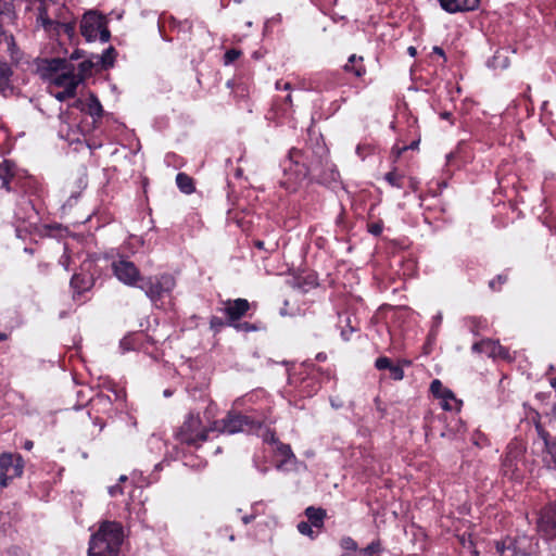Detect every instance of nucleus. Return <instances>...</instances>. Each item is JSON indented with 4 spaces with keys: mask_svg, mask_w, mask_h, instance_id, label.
<instances>
[{
    "mask_svg": "<svg viewBox=\"0 0 556 556\" xmlns=\"http://www.w3.org/2000/svg\"><path fill=\"white\" fill-rule=\"evenodd\" d=\"M8 556H29L21 546L12 545L7 549Z\"/></svg>",
    "mask_w": 556,
    "mask_h": 556,
    "instance_id": "41",
    "label": "nucleus"
},
{
    "mask_svg": "<svg viewBox=\"0 0 556 556\" xmlns=\"http://www.w3.org/2000/svg\"><path fill=\"white\" fill-rule=\"evenodd\" d=\"M91 67H92V63L91 62L84 61V62L79 63L78 72L76 73V75H81L83 79H84L90 73Z\"/></svg>",
    "mask_w": 556,
    "mask_h": 556,
    "instance_id": "40",
    "label": "nucleus"
},
{
    "mask_svg": "<svg viewBox=\"0 0 556 556\" xmlns=\"http://www.w3.org/2000/svg\"><path fill=\"white\" fill-rule=\"evenodd\" d=\"M539 438L543 441L545 453L551 456L554 464L553 470L556 475V438H553L540 424L535 425Z\"/></svg>",
    "mask_w": 556,
    "mask_h": 556,
    "instance_id": "18",
    "label": "nucleus"
},
{
    "mask_svg": "<svg viewBox=\"0 0 556 556\" xmlns=\"http://www.w3.org/2000/svg\"><path fill=\"white\" fill-rule=\"evenodd\" d=\"M14 179L13 164L4 160L0 163V189L5 188L8 192L12 191L11 182Z\"/></svg>",
    "mask_w": 556,
    "mask_h": 556,
    "instance_id": "21",
    "label": "nucleus"
},
{
    "mask_svg": "<svg viewBox=\"0 0 556 556\" xmlns=\"http://www.w3.org/2000/svg\"><path fill=\"white\" fill-rule=\"evenodd\" d=\"M496 552L501 556H515L516 555V543L513 539L508 538L504 541H497L495 543Z\"/></svg>",
    "mask_w": 556,
    "mask_h": 556,
    "instance_id": "26",
    "label": "nucleus"
},
{
    "mask_svg": "<svg viewBox=\"0 0 556 556\" xmlns=\"http://www.w3.org/2000/svg\"><path fill=\"white\" fill-rule=\"evenodd\" d=\"M383 226L381 223H372L368 225V231L371 235L379 236L382 232Z\"/></svg>",
    "mask_w": 556,
    "mask_h": 556,
    "instance_id": "44",
    "label": "nucleus"
},
{
    "mask_svg": "<svg viewBox=\"0 0 556 556\" xmlns=\"http://www.w3.org/2000/svg\"><path fill=\"white\" fill-rule=\"evenodd\" d=\"M22 59V52L17 48L12 35L0 34V90H3L10 84L13 75L12 66L16 65Z\"/></svg>",
    "mask_w": 556,
    "mask_h": 556,
    "instance_id": "4",
    "label": "nucleus"
},
{
    "mask_svg": "<svg viewBox=\"0 0 556 556\" xmlns=\"http://www.w3.org/2000/svg\"><path fill=\"white\" fill-rule=\"evenodd\" d=\"M141 342H142V334L141 333H131V334L125 336L121 340L119 348L125 353V352H128V351H132V350L139 349V346L141 345Z\"/></svg>",
    "mask_w": 556,
    "mask_h": 556,
    "instance_id": "24",
    "label": "nucleus"
},
{
    "mask_svg": "<svg viewBox=\"0 0 556 556\" xmlns=\"http://www.w3.org/2000/svg\"><path fill=\"white\" fill-rule=\"evenodd\" d=\"M164 395H165V396H169V395H170V392H169L168 390H165V391H164Z\"/></svg>",
    "mask_w": 556,
    "mask_h": 556,
    "instance_id": "64",
    "label": "nucleus"
},
{
    "mask_svg": "<svg viewBox=\"0 0 556 556\" xmlns=\"http://www.w3.org/2000/svg\"><path fill=\"white\" fill-rule=\"evenodd\" d=\"M307 522L314 526L315 529L320 531L324 528L325 519L327 518L326 509L321 507L308 506L304 510Z\"/></svg>",
    "mask_w": 556,
    "mask_h": 556,
    "instance_id": "19",
    "label": "nucleus"
},
{
    "mask_svg": "<svg viewBox=\"0 0 556 556\" xmlns=\"http://www.w3.org/2000/svg\"><path fill=\"white\" fill-rule=\"evenodd\" d=\"M433 51H434L435 53H439L440 55H443V54H444L443 50H442L441 48H439V47H434Z\"/></svg>",
    "mask_w": 556,
    "mask_h": 556,
    "instance_id": "56",
    "label": "nucleus"
},
{
    "mask_svg": "<svg viewBox=\"0 0 556 556\" xmlns=\"http://www.w3.org/2000/svg\"><path fill=\"white\" fill-rule=\"evenodd\" d=\"M382 551V545L380 540H375L370 544H368L365 548L362 549V553L366 556H372Z\"/></svg>",
    "mask_w": 556,
    "mask_h": 556,
    "instance_id": "33",
    "label": "nucleus"
},
{
    "mask_svg": "<svg viewBox=\"0 0 556 556\" xmlns=\"http://www.w3.org/2000/svg\"><path fill=\"white\" fill-rule=\"evenodd\" d=\"M24 460L18 454L3 453L0 455V485L5 486L14 478L21 477Z\"/></svg>",
    "mask_w": 556,
    "mask_h": 556,
    "instance_id": "9",
    "label": "nucleus"
},
{
    "mask_svg": "<svg viewBox=\"0 0 556 556\" xmlns=\"http://www.w3.org/2000/svg\"><path fill=\"white\" fill-rule=\"evenodd\" d=\"M115 49L113 47H109L105 49L101 55V63L104 67L113 66L115 60Z\"/></svg>",
    "mask_w": 556,
    "mask_h": 556,
    "instance_id": "31",
    "label": "nucleus"
},
{
    "mask_svg": "<svg viewBox=\"0 0 556 556\" xmlns=\"http://www.w3.org/2000/svg\"><path fill=\"white\" fill-rule=\"evenodd\" d=\"M441 8L447 13L473 11L479 7L480 0H439Z\"/></svg>",
    "mask_w": 556,
    "mask_h": 556,
    "instance_id": "17",
    "label": "nucleus"
},
{
    "mask_svg": "<svg viewBox=\"0 0 556 556\" xmlns=\"http://www.w3.org/2000/svg\"><path fill=\"white\" fill-rule=\"evenodd\" d=\"M68 260L70 257L66 254H63L60 258V263L65 267V269H68Z\"/></svg>",
    "mask_w": 556,
    "mask_h": 556,
    "instance_id": "47",
    "label": "nucleus"
},
{
    "mask_svg": "<svg viewBox=\"0 0 556 556\" xmlns=\"http://www.w3.org/2000/svg\"><path fill=\"white\" fill-rule=\"evenodd\" d=\"M471 350L472 352L485 354L486 356L493 358H509L508 350L502 346L498 342L490 339L476 342Z\"/></svg>",
    "mask_w": 556,
    "mask_h": 556,
    "instance_id": "15",
    "label": "nucleus"
},
{
    "mask_svg": "<svg viewBox=\"0 0 556 556\" xmlns=\"http://www.w3.org/2000/svg\"><path fill=\"white\" fill-rule=\"evenodd\" d=\"M37 7V23L40 24L45 29H49L53 21L49 17L48 7L52 3V0H38Z\"/></svg>",
    "mask_w": 556,
    "mask_h": 556,
    "instance_id": "22",
    "label": "nucleus"
},
{
    "mask_svg": "<svg viewBox=\"0 0 556 556\" xmlns=\"http://www.w3.org/2000/svg\"><path fill=\"white\" fill-rule=\"evenodd\" d=\"M112 269L114 276L126 286L135 287L138 281L141 280L140 271L137 266L124 257L114 261L112 263Z\"/></svg>",
    "mask_w": 556,
    "mask_h": 556,
    "instance_id": "11",
    "label": "nucleus"
},
{
    "mask_svg": "<svg viewBox=\"0 0 556 556\" xmlns=\"http://www.w3.org/2000/svg\"><path fill=\"white\" fill-rule=\"evenodd\" d=\"M41 70L51 75L52 85L63 89L76 90L83 81V76L76 75L74 64L64 59L46 60Z\"/></svg>",
    "mask_w": 556,
    "mask_h": 556,
    "instance_id": "3",
    "label": "nucleus"
},
{
    "mask_svg": "<svg viewBox=\"0 0 556 556\" xmlns=\"http://www.w3.org/2000/svg\"><path fill=\"white\" fill-rule=\"evenodd\" d=\"M230 327H233L237 331L240 332H252L260 329V327L255 324H250L248 321L240 323L239 320L235 321V325H230Z\"/></svg>",
    "mask_w": 556,
    "mask_h": 556,
    "instance_id": "32",
    "label": "nucleus"
},
{
    "mask_svg": "<svg viewBox=\"0 0 556 556\" xmlns=\"http://www.w3.org/2000/svg\"><path fill=\"white\" fill-rule=\"evenodd\" d=\"M311 166L306 164L304 152L292 148L283 165V179L280 185L289 192H294L308 176Z\"/></svg>",
    "mask_w": 556,
    "mask_h": 556,
    "instance_id": "2",
    "label": "nucleus"
},
{
    "mask_svg": "<svg viewBox=\"0 0 556 556\" xmlns=\"http://www.w3.org/2000/svg\"><path fill=\"white\" fill-rule=\"evenodd\" d=\"M241 55V51L237 49H229L224 54V64L229 65L232 62H235L237 59H239Z\"/></svg>",
    "mask_w": 556,
    "mask_h": 556,
    "instance_id": "35",
    "label": "nucleus"
},
{
    "mask_svg": "<svg viewBox=\"0 0 556 556\" xmlns=\"http://www.w3.org/2000/svg\"><path fill=\"white\" fill-rule=\"evenodd\" d=\"M507 280V276L498 275L496 278L492 279L489 283L490 288L494 291L500 290L501 286L505 283Z\"/></svg>",
    "mask_w": 556,
    "mask_h": 556,
    "instance_id": "39",
    "label": "nucleus"
},
{
    "mask_svg": "<svg viewBox=\"0 0 556 556\" xmlns=\"http://www.w3.org/2000/svg\"><path fill=\"white\" fill-rule=\"evenodd\" d=\"M8 339V336L3 332H0V341H4Z\"/></svg>",
    "mask_w": 556,
    "mask_h": 556,
    "instance_id": "60",
    "label": "nucleus"
},
{
    "mask_svg": "<svg viewBox=\"0 0 556 556\" xmlns=\"http://www.w3.org/2000/svg\"><path fill=\"white\" fill-rule=\"evenodd\" d=\"M296 529L301 534L308 536L311 540H315L320 532L317 529L314 530V526L307 521H300Z\"/></svg>",
    "mask_w": 556,
    "mask_h": 556,
    "instance_id": "28",
    "label": "nucleus"
},
{
    "mask_svg": "<svg viewBox=\"0 0 556 556\" xmlns=\"http://www.w3.org/2000/svg\"><path fill=\"white\" fill-rule=\"evenodd\" d=\"M109 491H110V495H111V496H116V495H117V493H121V494L123 493V489H115V488H112V489H109Z\"/></svg>",
    "mask_w": 556,
    "mask_h": 556,
    "instance_id": "52",
    "label": "nucleus"
},
{
    "mask_svg": "<svg viewBox=\"0 0 556 556\" xmlns=\"http://www.w3.org/2000/svg\"><path fill=\"white\" fill-rule=\"evenodd\" d=\"M78 58H80L79 51H75V52L72 54V59H78Z\"/></svg>",
    "mask_w": 556,
    "mask_h": 556,
    "instance_id": "59",
    "label": "nucleus"
},
{
    "mask_svg": "<svg viewBox=\"0 0 556 556\" xmlns=\"http://www.w3.org/2000/svg\"><path fill=\"white\" fill-rule=\"evenodd\" d=\"M254 519H255L254 515H245V516H243L242 521L244 525H248V523L252 522Z\"/></svg>",
    "mask_w": 556,
    "mask_h": 556,
    "instance_id": "51",
    "label": "nucleus"
},
{
    "mask_svg": "<svg viewBox=\"0 0 556 556\" xmlns=\"http://www.w3.org/2000/svg\"><path fill=\"white\" fill-rule=\"evenodd\" d=\"M553 416L556 418V405L553 406Z\"/></svg>",
    "mask_w": 556,
    "mask_h": 556,
    "instance_id": "63",
    "label": "nucleus"
},
{
    "mask_svg": "<svg viewBox=\"0 0 556 556\" xmlns=\"http://www.w3.org/2000/svg\"><path fill=\"white\" fill-rule=\"evenodd\" d=\"M93 277L89 274L80 273L73 275L71 279V287L78 294L90 290L93 286Z\"/></svg>",
    "mask_w": 556,
    "mask_h": 556,
    "instance_id": "20",
    "label": "nucleus"
},
{
    "mask_svg": "<svg viewBox=\"0 0 556 556\" xmlns=\"http://www.w3.org/2000/svg\"><path fill=\"white\" fill-rule=\"evenodd\" d=\"M551 386L556 389V377L551 381Z\"/></svg>",
    "mask_w": 556,
    "mask_h": 556,
    "instance_id": "62",
    "label": "nucleus"
},
{
    "mask_svg": "<svg viewBox=\"0 0 556 556\" xmlns=\"http://www.w3.org/2000/svg\"><path fill=\"white\" fill-rule=\"evenodd\" d=\"M338 178H339V172L336 170V169H331L330 170L329 180L330 181H336V180H338Z\"/></svg>",
    "mask_w": 556,
    "mask_h": 556,
    "instance_id": "48",
    "label": "nucleus"
},
{
    "mask_svg": "<svg viewBox=\"0 0 556 556\" xmlns=\"http://www.w3.org/2000/svg\"><path fill=\"white\" fill-rule=\"evenodd\" d=\"M257 425L258 422L250 416L229 412L223 419L212 422L210 429L218 433L235 434L238 432L252 431Z\"/></svg>",
    "mask_w": 556,
    "mask_h": 556,
    "instance_id": "6",
    "label": "nucleus"
},
{
    "mask_svg": "<svg viewBox=\"0 0 556 556\" xmlns=\"http://www.w3.org/2000/svg\"><path fill=\"white\" fill-rule=\"evenodd\" d=\"M405 150H407V147L400 148V149L396 151V155H397V156H400V155H401V153H402L403 151H405Z\"/></svg>",
    "mask_w": 556,
    "mask_h": 556,
    "instance_id": "58",
    "label": "nucleus"
},
{
    "mask_svg": "<svg viewBox=\"0 0 556 556\" xmlns=\"http://www.w3.org/2000/svg\"><path fill=\"white\" fill-rule=\"evenodd\" d=\"M286 102H287V103H289V104H291V103H292L291 94H288V96L286 97Z\"/></svg>",
    "mask_w": 556,
    "mask_h": 556,
    "instance_id": "61",
    "label": "nucleus"
},
{
    "mask_svg": "<svg viewBox=\"0 0 556 556\" xmlns=\"http://www.w3.org/2000/svg\"><path fill=\"white\" fill-rule=\"evenodd\" d=\"M254 247L257 248L258 250L269 251L268 249L265 248V243L262 240L254 241Z\"/></svg>",
    "mask_w": 556,
    "mask_h": 556,
    "instance_id": "50",
    "label": "nucleus"
},
{
    "mask_svg": "<svg viewBox=\"0 0 556 556\" xmlns=\"http://www.w3.org/2000/svg\"><path fill=\"white\" fill-rule=\"evenodd\" d=\"M440 116H441V118L446 119V121H450V122H451V124H453V121H452V113H451V112H447V111L442 112V113L440 114Z\"/></svg>",
    "mask_w": 556,
    "mask_h": 556,
    "instance_id": "49",
    "label": "nucleus"
},
{
    "mask_svg": "<svg viewBox=\"0 0 556 556\" xmlns=\"http://www.w3.org/2000/svg\"><path fill=\"white\" fill-rule=\"evenodd\" d=\"M263 441L265 443L271 444L275 447L281 442L275 434V432L270 429H266L262 434Z\"/></svg>",
    "mask_w": 556,
    "mask_h": 556,
    "instance_id": "34",
    "label": "nucleus"
},
{
    "mask_svg": "<svg viewBox=\"0 0 556 556\" xmlns=\"http://www.w3.org/2000/svg\"><path fill=\"white\" fill-rule=\"evenodd\" d=\"M408 53L414 56L416 54V48L409 47L408 48Z\"/></svg>",
    "mask_w": 556,
    "mask_h": 556,
    "instance_id": "57",
    "label": "nucleus"
},
{
    "mask_svg": "<svg viewBox=\"0 0 556 556\" xmlns=\"http://www.w3.org/2000/svg\"><path fill=\"white\" fill-rule=\"evenodd\" d=\"M523 455V447L517 442H511L507 446L505 457L503 459L502 470L504 476L510 480L514 479L516 471H518V464Z\"/></svg>",
    "mask_w": 556,
    "mask_h": 556,
    "instance_id": "13",
    "label": "nucleus"
},
{
    "mask_svg": "<svg viewBox=\"0 0 556 556\" xmlns=\"http://www.w3.org/2000/svg\"><path fill=\"white\" fill-rule=\"evenodd\" d=\"M431 393L440 400V405L444 410L458 412L462 401L457 400L454 393L445 388L439 379H434L430 384Z\"/></svg>",
    "mask_w": 556,
    "mask_h": 556,
    "instance_id": "12",
    "label": "nucleus"
},
{
    "mask_svg": "<svg viewBox=\"0 0 556 556\" xmlns=\"http://www.w3.org/2000/svg\"><path fill=\"white\" fill-rule=\"evenodd\" d=\"M250 309V303L245 299L227 300L224 302L223 313L227 316V326L235 325Z\"/></svg>",
    "mask_w": 556,
    "mask_h": 556,
    "instance_id": "14",
    "label": "nucleus"
},
{
    "mask_svg": "<svg viewBox=\"0 0 556 556\" xmlns=\"http://www.w3.org/2000/svg\"><path fill=\"white\" fill-rule=\"evenodd\" d=\"M275 455L279 458L277 468L281 470H293L296 467L298 459L289 444L280 442L274 448Z\"/></svg>",
    "mask_w": 556,
    "mask_h": 556,
    "instance_id": "16",
    "label": "nucleus"
},
{
    "mask_svg": "<svg viewBox=\"0 0 556 556\" xmlns=\"http://www.w3.org/2000/svg\"><path fill=\"white\" fill-rule=\"evenodd\" d=\"M176 286L175 278L169 274H162L149 277L141 286L146 295L153 302L157 303L165 295H169Z\"/></svg>",
    "mask_w": 556,
    "mask_h": 556,
    "instance_id": "7",
    "label": "nucleus"
},
{
    "mask_svg": "<svg viewBox=\"0 0 556 556\" xmlns=\"http://www.w3.org/2000/svg\"><path fill=\"white\" fill-rule=\"evenodd\" d=\"M210 431H212L210 428L202 426V420L199 415L190 413L175 432V438L181 444L198 447L207 440Z\"/></svg>",
    "mask_w": 556,
    "mask_h": 556,
    "instance_id": "5",
    "label": "nucleus"
},
{
    "mask_svg": "<svg viewBox=\"0 0 556 556\" xmlns=\"http://www.w3.org/2000/svg\"><path fill=\"white\" fill-rule=\"evenodd\" d=\"M342 546L345 549L350 551H356L357 549V543L352 538H345L342 540Z\"/></svg>",
    "mask_w": 556,
    "mask_h": 556,
    "instance_id": "43",
    "label": "nucleus"
},
{
    "mask_svg": "<svg viewBox=\"0 0 556 556\" xmlns=\"http://www.w3.org/2000/svg\"><path fill=\"white\" fill-rule=\"evenodd\" d=\"M127 480H128V477H127V476H125V475H122V476L118 478V481H119L121 483H124V482H126Z\"/></svg>",
    "mask_w": 556,
    "mask_h": 556,
    "instance_id": "55",
    "label": "nucleus"
},
{
    "mask_svg": "<svg viewBox=\"0 0 556 556\" xmlns=\"http://www.w3.org/2000/svg\"><path fill=\"white\" fill-rule=\"evenodd\" d=\"M384 179L392 186L396 188L403 187V176L395 170H391L386 174Z\"/></svg>",
    "mask_w": 556,
    "mask_h": 556,
    "instance_id": "30",
    "label": "nucleus"
},
{
    "mask_svg": "<svg viewBox=\"0 0 556 556\" xmlns=\"http://www.w3.org/2000/svg\"><path fill=\"white\" fill-rule=\"evenodd\" d=\"M130 480H131V483H134V484H142L144 482L143 476L140 472H132Z\"/></svg>",
    "mask_w": 556,
    "mask_h": 556,
    "instance_id": "45",
    "label": "nucleus"
},
{
    "mask_svg": "<svg viewBox=\"0 0 556 556\" xmlns=\"http://www.w3.org/2000/svg\"><path fill=\"white\" fill-rule=\"evenodd\" d=\"M536 531L545 541L556 540V501L545 505L536 521Z\"/></svg>",
    "mask_w": 556,
    "mask_h": 556,
    "instance_id": "10",
    "label": "nucleus"
},
{
    "mask_svg": "<svg viewBox=\"0 0 556 556\" xmlns=\"http://www.w3.org/2000/svg\"><path fill=\"white\" fill-rule=\"evenodd\" d=\"M389 370L394 380H402L404 378V370L402 367L392 364Z\"/></svg>",
    "mask_w": 556,
    "mask_h": 556,
    "instance_id": "42",
    "label": "nucleus"
},
{
    "mask_svg": "<svg viewBox=\"0 0 556 556\" xmlns=\"http://www.w3.org/2000/svg\"><path fill=\"white\" fill-rule=\"evenodd\" d=\"M123 541V526L117 521H103L90 536L87 556H118Z\"/></svg>",
    "mask_w": 556,
    "mask_h": 556,
    "instance_id": "1",
    "label": "nucleus"
},
{
    "mask_svg": "<svg viewBox=\"0 0 556 556\" xmlns=\"http://www.w3.org/2000/svg\"><path fill=\"white\" fill-rule=\"evenodd\" d=\"M226 325H227V321H224L222 318H219L217 316H212L210 319V327L215 332H218Z\"/></svg>",
    "mask_w": 556,
    "mask_h": 556,
    "instance_id": "37",
    "label": "nucleus"
},
{
    "mask_svg": "<svg viewBox=\"0 0 556 556\" xmlns=\"http://www.w3.org/2000/svg\"><path fill=\"white\" fill-rule=\"evenodd\" d=\"M344 71L352 72L356 77L365 75L366 68L363 64V58L352 54L349 58L348 63L344 65Z\"/></svg>",
    "mask_w": 556,
    "mask_h": 556,
    "instance_id": "23",
    "label": "nucleus"
},
{
    "mask_svg": "<svg viewBox=\"0 0 556 556\" xmlns=\"http://www.w3.org/2000/svg\"><path fill=\"white\" fill-rule=\"evenodd\" d=\"M391 365H392V363H391L390 358H388L386 356L378 357L375 362V367L378 370L390 369Z\"/></svg>",
    "mask_w": 556,
    "mask_h": 556,
    "instance_id": "38",
    "label": "nucleus"
},
{
    "mask_svg": "<svg viewBox=\"0 0 556 556\" xmlns=\"http://www.w3.org/2000/svg\"><path fill=\"white\" fill-rule=\"evenodd\" d=\"M76 94V90L72 89H63L62 91L53 93L54 98L59 101H65L70 98H74Z\"/></svg>",
    "mask_w": 556,
    "mask_h": 556,
    "instance_id": "36",
    "label": "nucleus"
},
{
    "mask_svg": "<svg viewBox=\"0 0 556 556\" xmlns=\"http://www.w3.org/2000/svg\"><path fill=\"white\" fill-rule=\"evenodd\" d=\"M490 66H492L495 70H505L508 67V59L503 52L497 51L494 54L492 61L490 62Z\"/></svg>",
    "mask_w": 556,
    "mask_h": 556,
    "instance_id": "29",
    "label": "nucleus"
},
{
    "mask_svg": "<svg viewBox=\"0 0 556 556\" xmlns=\"http://www.w3.org/2000/svg\"><path fill=\"white\" fill-rule=\"evenodd\" d=\"M80 33L87 41H93L99 38L102 42H106L111 36L105 20L96 12L84 14L80 22Z\"/></svg>",
    "mask_w": 556,
    "mask_h": 556,
    "instance_id": "8",
    "label": "nucleus"
},
{
    "mask_svg": "<svg viewBox=\"0 0 556 556\" xmlns=\"http://www.w3.org/2000/svg\"><path fill=\"white\" fill-rule=\"evenodd\" d=\"M276 89L277 90H291V85H290V83H283L282 80H277Z\"/></svg>",
    "mask_w": 556,
    "mask_h": 556,
    "instance_id": "46",
    "label": "nucleus"
},
{
    "mask_svg": "<svg viewBox=\"0 0 556 556\" xmlns=\"http://www.w3.org/2000/svg\"><path fill=\"white\" fill-rule=\"evenodd\" d=\"M441 320H442V316L440 314L434 317V323L437 326H439L441 324Z\"/></svg>",
    "mask_w": 556,
    "mask_h": 556,
    "instance_id": "54",
    "label": "nucleus"
},
{
    "mask_svg": "<svg viewBox=\"0 0 556 556\" xmlns=\"http://www.w3.org/2000/svg\"><path fill=\"white\" fill-rule=\"evenodd\" d=\"M87 112L92 117H101L102 114H103L102 105H101L100 101L98 100V98L94 97L93 94H91L89 100H88Z\"/></svg>",
    "mask_w": 556,
    "mask_h": 556,
    "instance_id": "27",
    "label": "nucleus"
},
{
    "mask_svg": "<svg viewBox=\"0 0 556 556\" xmlns=\"http://www.w3.org/2000/svg\"><path fill=\"white\" fill-rule=\"evenodd\" d=\"M176 184L179 190L186 194H191L195 190L193 179L186 173L177 174Z\"/></svg>",
    "mask_w": 556,
    "mask_h": 556,
    "instance_id": "25",
    "label": "nucleus"
},
{
    "mask_svg": "<svg viewBox=\"0 0 556 556\" xmlns=\"http://www.w3.org/2000/svg\"><path fill=\"white\" fill-rule=\"evenodd\" d=\"M33 446H34V443H33V441H30V440L25 441V443H24V445H23V447H24L25 450H27V451H30V450L33 448Z\"/></svg>",
    "mask_w": 556,
    "mask_h": 556,
    "instance_id": "53",
    "label": "nucleus"
}]
</instances>
